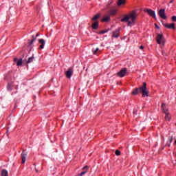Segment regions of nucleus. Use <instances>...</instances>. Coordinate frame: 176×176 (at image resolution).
I'll use <instances>...</instances> for the list:
<instances>
[{
    "mask_svg": "<svg viewBox=\"0 0 176 176\" xmlns=\"http://www.w3.org/2000/svg\"><path fill=\"white\" fill-rule=\"evenodd\" d=\"M138 16L135 11H132L128 14L124 15L123 18L121 19V21L122 23H127L128 27H133V25H135V20Z\"/></svg>",
    "mask_w": 176,
    "mask_h": 176,
    "instance_id": "obj_1",
    "label": "nucleus"
},
{
    "mask_svg": "<svg viewBox=\"0 0 176 176\" xmlns=\"http://www.w3.org/2000/svg\"><path fill=\"white\" fill-rule=\"evenodd\" d=\"M140 93L142 94V97H149V90L146 88V82H144L142 86L135 88L132 91L133 96H137V94H140Z\"/></svg>",
    "mask_w": 176,
    "mask_h": 176,
    "instance_id": "obj_2",
    "label": "nucleus"
},
{
    "mask_svg": "<svg viewBox=\"0 0 176 176\" xmlns=\"http://www.w3.org/2000/svg\"><path fill=\"white\" fill-rule=\"evenodd\" d=\"M161 109L165 113V120L170 121L171 120V115L168 113V109L166 107V104L163 103L161 106Z\"/></svg>",
    "mask_w": 176,
    "mask_h": 176,
    "instance_id": "obj_3",
    "label": "nucleus"
},
{
    "mask_svg": "<svg viewBox=\"0 0 176 176\" xmlns=\"http://www.w3.org/2000/svg\"><path fill=\"white\" fill-rule=\"evenodd\" d=\"M126 74H127V68H122L120 72L117 73V75L120 78H124Z\"/></svg>",
    "mask_w": 176,
    "mask_h": 176,
    "instance_id": "obj_4",
    "label": "nucleus"
},
{
    "mask_svg": "<svg viewBox=\"0 0 176 176\" xmlns=\"http://www.w3.org/2000/svg\"><path fill=\"white\" fill-rule=\"evenodd\" d=\"M144 12L148 14L151 17H153V19H155L156 20V13L155 11L151 10V9H146L144 10Z\"/></svg>",
    "mask_w": 176,
    "mask_h": 176,
    "instance_id": "obj_5",
    "label": "nucleus"
},
{
    "mask_svg": "<svg viewBox=\"0 0 176 176\" xmlns=\"http://www.w3.org/2000/svg\"><path fill=\"white\" fill-rule=\"evenodd\" d=\"M158 15L161 19H163V20H166L167 19V16H166V10L165 9H161L158 11Z\"/></svg>",
    "mask_w": 176,
    "mask_h": 176,
    "instance_id": "obj_6",
    "label": "nucleus"
},
{
    "mask_svg": "<svg viewBox=\"0 0 176 176\" xmlns=\"http://www.w3.org/2000/svg\"><path fill=\"white\" fill-rule=\"evenodd\" d=\"M27 155H28V152H27V151L25 150H23L22 151V153H21V160H22V164H24V163H25V160L27 159Z\"/></svg>",
    "mask_w": 176,
    "mask_h": 176,
    "instance_id": "obj_7",
    "label": "nucleus"
},
{
    "mask_svg": "<svg viewBox=\"0 0 176 176\" xmlns=\"http://www.w3.org/2000/svg\"><path fill=\"white\" fill-rule=\"evenodd\" d=\"M66 77L68 79H71L72 75H74V69L72 67L69 68L68 70L65 72Z\"/></svg>",
    "mask_w": 176,
    "mask_h": 176,
    "instance_id": "obj_8",
    "label": "nucleus"
},
{
    "mask_svg": "<svg viewBox=\"0 0 176 176\" xmlns=\"http://www.w3.org/2000/svg\"><path fill=\"white\" fill-rule=\"evenodd\" d=\"M164 27L168 28L169 30H175V23H163Z\"/></svg>",
    "mask_w": 176,
    "mask_h": 176,
    "instance_id": "obj_9",
    "label": "nucleus"
},
{
    "mask_svg": "<svg viewBox=\"0 0 176 176\" xmlns=\"http://www.w3.org/2000/svg\"><path fill=\"white\" fill-rule=\"evenodd\" d=\"M162 41H163V34H158L157 35V43L158 45H160L162 43Z\"/></svg>",
    "mask_w": 176,
    "mask_h": 176,
    "instance_id": "obj_10",
    "label": "nucleus"
},
{
    "mask_svg": "<svg viewBox=\"0 0 176 176\" xmlns=\"http://www.w3.org/2000/svg\"><path fill=\"white\" fill-rule=\"evenodd\" d=\"M38 43H40L39 49H44L45 48V41L43 38L39 39L38 40Z\"/></svg>",
    "mask_w": 176,
    "mask_h": 176,
    "instance_id": "obj_11",
    "label": "nucleus"
},
{
    "mask_svg": "<svg viewBox=\"0 0 176 176\" xmlns=\"http://www.w3.org/2000/svg\"><path fill=\"white\" fill-rule=\"evenodd\" d=\"M39 36V33H37L35 38H33L31 41L28 40L29 42V46H32V43L36 41V38Z\"/></svg>",
    "mask_w": 176,
    "mask_h": 176,
    "instance_id": "obj_12",
    "label": "nucleus"
},
{
    "mask_svg": "<svg viewBox=\"0 0 176 176\" xmlns=\"http://www.w3.org/2000/svg\"><path fill=\"white\" fill-rule=\"evenodd\" d=\"M14 61L16 63V65L18 67H20V65H21L23 64V59L20 58V59H17V58H15L14 59Z\"/></svg>",
    "mask_w": 176,
    "mask_h": 176,
    "instance_id": "obj_13",
    "label": "nucleus"
},
{
    "mask_svg": "<svg viewBox=\"0 0 176 176\" xmlns=\"http://www.w3.org/2000/svg\"><path fill=\"white\" fill-rule=\"evenodd\" d=\"M171 142H173V136H169L168 138V142L166 143V146H168V148L171 146Z\"/></svg>",
    "mask_w": 176,
    "mask_h": 176,
    "instance_id": "obj_14",
    "label": "nucleus"
},
{
    "mask_svg": "<svg viewBox=\"0 0 176 176\" xmlns=\"http://www.w3.org/2000/svg\"><path fill=\"white\" fill-rule=\"evenodd\" d=\"M91 27L93 30H97V28H98V21H95L93 23Z\"/></svg>",
    "mask_w": 176,
    "mask_h": 176,
    "instance_id": "obj_15",
    "label": "nucleus"
},
{
    "mask_svg": "<svg viewBox=\"0 0 176 176\" xmlns=\"http://www.w3.org/2000/svg\"><path fill=\"white\" fill-rule=\"evenodd\" d=\"M119 33H120V31L119 30H116L115 32H113V36H114V38H118L119 37Z\"/></svg>",
    "mask_w": 176,
    "mask_h": 176,
    "instance_id": "obj_16",
    "label": "nucleus"
},
{
    "mask_svg": "<svg viewBox=\"0 0 176 176\" xmlns=\"http://www.w3.org/2000/svg\"><path fill=\"white\" fill-rule=\"evenodd\" d=\"M126 3V0H118L117 5L120 6L121 5H124Z\"/></svg>",
    "mask_w": 176,
    "mask_h": 176,
    "instance_id": "obj_17",
    "label": "nucleus"
},
{
    "mask_svg": "<svg viewBox=\"0 0 176 176\" xmlns=\"http://www.w3.org/2000/svg\"><path fill=\"white\" fill-rule=\"evenodd\" d=\"M1 176H8V170H5V169H3V170H1Z\"/></svg>",
    "mask_w": 176,
    "mask_h": 176,
    "instance_id": "obj_18",
    "label": "nucleus"
},
{
    "mask_svg": "<svg viewBox=\"0 0 176 176\" xmlns=\"http://www.w3.org/2000/svg\"><path fill=\"white\" fill-rule=\"evenodd\" d=\"M92 52H93L94 54H97L98 52V53L101 52V51H100V49L98 47H97L96 49L93 48Z\"/></svg>",
    "mask_w": 176,
    "mask_h": 176,
    "instance_id": "obj_19",
    "label": "nucleus"
},
{
    "mask_svg": "<svg viewBox=\"0 0 176 176\" xmlns=\"http://www.w3.org/2000/svg\"><path fill=\"white\" fill-rule=\"evenodd\" d=\"M34 60H35V58L34 56L28 58L27 64H30V63H32L34 61Z\"/></svg>",
    "mask_w": 176,
    "mask_h": 176,
    "instance_id": "obj_20",
    "label": "nucleus"
},
{
    "mask_svg": "<svg viewBox=\"0 0 176 176\" xmlns=\"http://www.w3.org/2000/svg\"><path fill=\"white\" fill-rule=\"evenodd\" d=\"M98 19H100V14H97L96 15L94 16V17L91 19V21H96V20H98Z\"/></svg>",
    "mask_w": 176,
    "mask_h": 176,
    "instance_id": "obj_21",
    "label": "nucleus"
},
{
    "mask_svg": "<svg viewBox=\"0 0 176 176\" xmlns=\"http://www.w3.org/2000/svg\"><path fill=\"white\" fill-rule=\"evenodd\" d=\"M109 20H111V17L108 15L105 16L103 19H102V21H109Z\"/></svg>",
    "mask_w": 176,
    "mask_h": 176,
    "instance_id": "obj_22",
    "label": "nucleus"
},
{
    "mask_svg": "<svg viewBox=\"0 0 176 176\" xmlns=\"http://www.w3.org/2000/svg\"><path fill=\"white\" fill-rule=\"evenodd\" d=\"M109 14L111 16H115L116 14V10H110Z\"/></svg>",
    "mask_w": 176,
    "mask_h": 176,
    "instance_id": "obj_23",
    "label": "nucleus"
},
{
    "mask_svg": "<svg viewBox=\"0 0 176 176\" xmlns=\"http://www.w3.org/2000/svg\"><path fill=\"white\" fill-rule=\"evenodd\" d=\"M7 90H8L9 91H12V85H10V84L8 85Z\"/></svg>",
    "mask_w": 176,
    "mask_h": 176,
    "instance_id": "obj_24",
    "label": "nucleus"
},
{
    "mask_svg": "<svg viewBox=\"0 0 176 176\" xmlns=\"http://www.w3.org/2000/svg\"><path fill=\"white\" fill-rule=\"evenodd\" d=\"M116 156H120V151L116 150Z\"/></svg>",
    "mask_w": 176,
    "mask_h": 176,
    "instance_id": "obj_25",
    "label": "nucleus"
},
{
    "mask_svg": "<svg viewBox=\"0 0 176 176\" xmlns=\"http://www.w3.org/2000/svg\"><path fill=\"white\" fill-rule=\"evenodd\" d=\"M172 21H176V16H172Z\"/></svg>",
    "mask_w": 176,
    "mask_h": 176,
    "instance_id": "obj_26",
    "label": "nucleus"
},
{
    "mask_svg": "<svg viewBox=\"0 0 176 176\" xmlns=\"http://www.w3.org/2000/svg\"><path fill=\"white\" fill-rule=\"evenodd\" d=\"M155 28H157V30H159L160 28V27H159V25H157V24L155 23Z\"/></svg>",
    "mask_w": 176,
    "mask_h": 176,
    "instance_id": "obj_27",
    "label": "nucleus"
},
{
    "mask_svg": "<svg viewBox=\"0 0 176 176\" xmlns=\"http://www.w3.org/2000/svg\"><path fill=\"white\" fill-rule=\"evenodd\" d=\"M140 49L141 50H142V49H144V46L141 45V46L140 47Z\"/></svg>",
    "mask_w": 176,
    "mask_h": 176,
    "instance_id": "obj_28",
    "label": "nucleus"
},
{
    "mask_svg": "<svg viewBox=\"0 0 176 176\" xmlns=\"http://www.w3.org/2000/svg\"><path fill=\"white\" fill-rule=\"evenodd\" d=\"M173 2H174V0H170V1L169 2V3H173Z\"/></svg>",
    "mask_w": 176,
    "mask_h": 176,
    "instance_id": "obj_29",
    "label": "nucleus"
},
{
    "mask_svg": "<svg viewBox=\"0 0 176 176\" xmlns=\"http://www.w3.org/2000/svg\"><path fill=\"white\" fill-rule=\"evenodd\" d=\"M101 34H105V32L104 31H102Z\"/></svg>",
    "mask_w": 176,
    "mask_h": 176,
    "instance_id": "obj_30",
    "label": "nucleus"
},
{
    "mask_svg": "<svg viewBox=\"0 0 176 176\" xmlns=\"http://www.w3.org/2000/svg\"><path fill=\"white\" fill-rule=\"evenodd\" d=\"M162 54H163V56H166V53H164L163 52H162Z\"/></svg>",
    "mask_w": 176,
    "mask_h": 176,
    "instance_id": "obj_31",
    "label": "nucleus"
},
{
    "mask_svg": "<svg viewBox=\"0 0 176 176\" xmlns=\"http://www.w3.org/2000/svg\"><path fill=\"white\" fill-rule=\"evenodd\" d=\"M133 113L135 115V111H133Z\"/></svg>",
    "mask_w": 176,
    "mask_h": 176,
    "instance_id": "obj_32",
    "label": "nucleus"
}]
</instances>
